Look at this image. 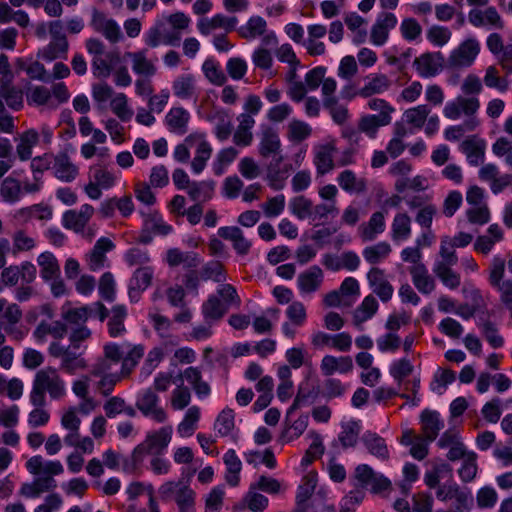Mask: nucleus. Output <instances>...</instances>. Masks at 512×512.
<instances>
[{
    "mask_svg": "<svg viewBox=\"0 0 512 512\" xmlns=\"http://www.w3.org/2000/svg\"><path fill=\"white\" fill-rule=\"evenodd\" d=\"M214 187L213 181H193L187 189V194L193 201L206 202L212 198Z\"/></svg>",
    "mask_w": 512,
    "mask_h": 512,
    "instance_id": "obj_56",
    "label": "nucleus"
},
{
    "mask_svg": "<svg viewBox=\"0 0 512 512\" xmlns=\"http://www.w3.org/2000/svg\"><path fill=\"white\" fill-rule=\"evenodd\" d=\"M391 86V81L387 75L382 73H373L365 78V84L359 89L360 97L370 98L373 95L382 94Z\"/></svg>",
    "mask_w": 512,
    "mask_h": 512,
    "instance_id": "obj_34",
    "label": "nucleus"
},
{
    "mask_svg": "<svg viewBox=\"0 0 512 512\" xmlns=\"http://www.w3.org/2000/svg\"><path fill=\"white\" fill-rule=\"evenodd\" d=\"M94 212L95 209L92 205L83 204L79 209H71L64 212L62 224L66 229L81 234L84 239L91 241L97 232L95 225H89Z\"/></svg>",
    "mask_w": 512,
    "mask_h": 512,
    "instance_id": "obj_4",
    "label": "nucleus"
},
{
    "mask_svg": "<svg viewBox=\"0 0 512 512\" xmlns=\"http://www.w3.org/2000/svg\"><path fill=\"white\" fill-rule=\"evenodd\" d=\"M67 333V326L59 321L53 323L41 322L34 330V336L37 340L43 341L47 335L56 339L63 338Z\"/></svg>",
    "mask_w": 512,
    "mask_h": 512,
    "instance_id": "obj_62",
    "label": "nucleus"
},
{
    "mask_svg": "<svg viewBox=\"0 0 512 512\" xmlns=\"http://www.w3.org/2000/svg\"><path fill=\"white\" fill-rule=\"evenodd\" d=\"M53 175L62 182L70 183L79 175V168L65 152L55 155Z\"/></svg>",
    "mask_w": 512,
    "mask_h": 512,
    "instance_id": "obj_28",
    "label": "nucleus"
},
{
    "mask_svg": "<svg viewBox=\"0 0 512 512\" xmlns=\"http://www.w3.org/2000/svg\"><path fill=\"white\" fill-rule=\"evenodd\" d=\"M323 281V272L318 266H311L299 274L297 283L302 294H311L317 291Z\"/></svg>",
    "mask_w": 512,
    "mask_h": 512,
    "instance_id": "obj_35",
    "label": "nucleus"
},
{
    "mask_svg": "<svg viewBox=\"0 0 512 512\" xmlns=\"http://www.w3.org/2000/svg\"><path fill=\"white\" fill-rule=\"evenodd\" d=\"M337 183L344 191L348 193H363L367 188L366 180L358 177L356 173L350 169H345L337 176Z\"/></svg>",
    "mask_w": 512,
    "mask_h": 512,
    "instance_id": "obj_43",
    "label": "nucleus"
},
{
    "mask_svg": "<svg viewBox=\"0 0 512 512\" xmlns=\"http://www.w3.org/2000/svg\"><path fill=\"white\" fill-rule=\"evenodd\" d=\"M200 416L201 410L198 406L189 407L177 426L178 434L183 438L192 436L198 427Z\"/></svg>",
    "mask_w": 512,
    "mask_h": 512,
    "instance_id": "obj_53",
    "label": "nucleus"
},
{
    "mask_svg": "<svg viewBox=\"0 0 512 512\" xmlns=\"http://www.w3.org/2000/svg\"><path fill=\"white\" fill-rule=\"evenodd\" d=\"M164 22L157 20L155 24L145 34V44L150 48H156L161 44L176 46L181 40V35L177 32L165 33L163 31Z\"/></svg>",
    "mask_w": 512,
    "mask_h": 512,
    "instance_id": "obj_17",
    "label": "nucleus"
},
{
    "mask_svg": "<svg viewBox=\"0 0 512 512\" xmlns=\"http://www.w3.org/2000/svg\"><path fill=\"white\" fill-rule=\"evenodd\" d=\"M436 496L441 501H453L455 512H464L468 508L471 494L461 489L457 484L443 485L438 488Z\"/></svg>",
    "mask_w": 512,
    "mask_h": 512,
    "instance_id": "obj_19",
    "label": "nucleus"
},
{
    "mask_svg": "<svg viewBox=\"0 0 512 512\" xmlns=\"http://www.w3.org/2000/svg\"><path fill=\"white\" fill-rule=\"evenodd\" d=\"M505 260L494 256L489 266V284L500 294L504 304H512V280H504Z\"/></svg>",
    "mask_w": 512,
    "mask_h": 512,
    "instance_id": "obj_9",
    "label": "nucleus"
},
{
    "mask_svg": "<svg viewBox=\"0 0 512 512\" xmlns=\"http://www.w3.org/2000/svg\"><path fill=\"white\" fill-rule=\"evenodd\" d=\"M335 152L336 143L334 140L317 145L314 148L313 163L318 175H325L333 170Z\"/></svg>",
    "mask_w": 512,
    "mask_h": 512,
    "instance_id": "obj_21",
    "label": "nucleus"
},
{
    "mask_svg": "<svg viewBox=\"0 0 512 512\" xmlns=\"http://www.w3.org/2000/svg\"><path fill=\"white\" fill-rule=\"evenodd\" d=\"M224 464L226 465L227 472L225 475L226 482L232 486H238L240 482V472L242 463L234 449H229L223 456Z\"/></svg>",
    "mask_w": 512,
    "mask_h": 512,
    "instance_id": "obj_50",
    "label": "nucleus"
},
{
    "mask_svg": "<svg viewBox=\"0 0 512 512\" xmlns=\"http://www.w3.org/2000/svg\"><path fill=\"white\" fill-rule=\"evenodd\" d=\"M379 304L373 295H367L361 304L353 311L352 323L358 330H363V324L370 320L378 311Z\"/></svg>",
    "mask_w": 512,
    "mask_h": 512,
    "instance_id": "obj_32",
    "label": "nucleus"
},
{
    "mask_svg": "<svg viewBox=\"0 0 512 512\" xmlns=\"http://www.w3.org/2000/svg\"><path fill=\"white\" fill-rule=\"evenodd\" d=\"M235 428V412L233 409L226 407L216 417L214 422V430L221 437L231 434Z\"/></svg>",
    "mask_w": 512,
    "mask_h": 512,
    "instance_id": "obj_58",
    "label": "nucleus"
},
{
    "mask_svg": "<svg viewBox=\"0 0 512 512\" xmlns=\"http://www.w3.org/2000/svg\"><path fill=\"white\" fill-rule=\"evenodd\" d=\"M136 407L145 417H149L157 423H164L168 419L167 412L160 406L158 395L150 388L138 396Z\"/></svg>",
    "mask_w": 512,
    "mask_h": 512,
    "instance_id": "obj_13",
    "label": "nucleus"
},
{
    "mask_svg": "<svg viewBox=\"0 0 512 512\" xmlns=\"http://www.w3.org/2000/svg\"><path fill=\"white\" fill-rule=\"evenodd\" d=\"M154 271L150 266H143L135 270L130 282L129 295L132 298L134 293L137 296L145 291L152 283Z\"/></svg>",
    "mask_w": 512,
    "mask_h": 512,
    "instance_id": "obj_49",
    "label": "nucleus"
},
{
    "mask_svg": "<svg viewBox=\"0 0 512 512\" xmlns=\"http://www.w3.org/2000/svg\"><path fill=\"white\" fill-rule=\"evenodd\" d=\"M12 255L32 251L36 245V239L26 229H17L11 235Z\"/></svg>",
    "mask_w": 512,
    "mask_h": 512,
    "instance_id": "obj_47",
    "label": "nucleus"
},
{
    "mask_svg": "<svg viewBox=\"0 0 512 512\" xmlns=\"http://www.w3.org/2000/svg\"><path fill=\"white\" fill-rule=\"evenodd\" d=\"M460 150L466 155L467 161L472 166H478L484 160L485 143L475 137L466 139L460 145Z\"/></svg>",
    "mask_w": 512,
    "mask_h": 512,
    "instance_id": "obj_42",
    "label": "nucleus"
},
{
    "mask_svg": "<svg viewBox=\"0 0 512 512\" xmlns=\"http://www.w3.org/2000/svg\"><path fill=\"white\" fill-rule=\"evenodd\" d=\"M178 344L177 337H170L163 341L160 347L153 348L147 355L146 366H148L147 374H150L158 364L162 361L164 354L171 352L172 348Z\"/></svg>",
    "mask_w": 512,
    "mask_h": 512,
    "instance_id": "obj_55",
    "label": "nucleus"
},
{
    "mask_svg": "<svg viewBox=\"0 0 512 512\" xmlns=\"http://www.w3.org/2000/svg\"><path fill=\"white\" fill-rule=\"evenodd\" d=\"M353 367V361L350 356L335 357L333 355H325L320 363V371L324 376H331L335 372L346 374L351 372Z\"/></svg>",
    "mask_w": 512,
    "mask_h": 512,
    "instance_id": "obj_31",
    "label": "nucleus"
},
{
    "mask_svg": "<svg viewBox=\"0 0 512 512\" xmlns=\"http://www.w3.org/2000/svg\"><path fill=\"white\" fill-rule=\"evenodd\" d=\"M363 443L367 450L380 459H387L389 451L385 440L376 433L367 432L363 436Z\"/></svg>",
    "mask_w": 512,
    "mask_h": 512,
    "instance_id": "obj_61",
    "label": "nucleus"
},
{
    "mask_svg": "<svg viewBox=\"0 0 512 512\" xmlns=\"http://www.w3.org/2000/svg\"><path fill=\"white\" fill-rule=\"evenodd\" d=\"M409 273L416 289L422 294H431L436 287L434 278L429 274L425 265L411 266Z\"/></svg>",
    "mask_w": 512,
    "mask_h": 512,
    "instance_id": "obj_39",
    "label": "nucleus"
},
{
    "mask_svg": "<svg viewBox=\"0 0 512 512\" xmlns=\"http://www.w3.org/2000/svg\"><path fill=\"white\" fill-rule=\"evenodd\" d=\"M16 154L21 161H27L32 157L33 148L39 142V133L31 128L20 133L16 138Z\"/></svg>",
    "mask_w": 512,
    "mask_h": 512,
    "instance_id": "obj_33",
    "label": "nucleus"
},
{
    "mask_svg": "<svg viewBox=\"0 0 512 512\" xmlns=\"http://www.w3.org/2000/svg\"><path fill=\"white\" fill-rule=\"evenodd\" d=\"M125 56L131 61L132 70L136 75L148 77L156 75V60L148 58L147 48L134 52H127Z\"/></svg>",
    "mask_w": 512,
    "mask_h": 512,
    "instance_id": "obj_23",
    "label": "nucleus"
},
{
    "mask_svg": "<svg viewBox=\"0 0 512 512\" xmlns=\"http://www.w3.org/2000/svg\"><path fill=\"white\" fill-rule=\"evenodd\" d=\"M367 281L372 292L377 295L382 302L386 303L392 299L394 287L383 269L377 266L372 267L367 273Z\"/></svg>",
    "mask_w": 512,
    "mask_h": 512,
    "instance_id": "obj_14",
    "label": "nucleus"
},
{
    "mask_svg": "<svg viewBox=\"0 0 512 512\" xmlns=\"http://www.w3.org/2000/svg\"><path fill=\"white\" fill-rule=\"evenodd\" d=\"M479 108L480 101L478 98L458 96L445 105L443 114L450 120H458L462 115H465L467 119L477 118L475 114Z\"/></svg>",
    "mask_w": 512,
    "mask_h": 512,
    "instance_id": "obj_12",
    "label": "nucleus"
},
{
    "mask_svg": "<svg viewBox=\"0 0 512 512\" xmlns=\"http://www.w3.org/2000/svg\"><path fill=\"white\" fill-rule=\"evenodd\" d=\"M237 156L238 151L234 147H226L219 150L212 164L214 174L217 176L223 175L227 167L234 162Z\"/></svg>",
    "mask_w": 512,
    "mask_h": 512,
    "instance_id": "obj_60",
    "label": "nucleus"
},
{
    "mask_svg": "<svg viewBox=\"0 0 512 512\" xmlns=\"http://www.w3.org/2000/svg\"><path fill=\"white\" fill-rule=\"evenodd\" d=\"M12 80L0 81V97L13 110L23 107L22 90L11 84Z\"/></svg>",
    "mask_w": 512,
    "mask_h": 512,
    "instance_id": "obj_52",
    "label": "nucleus"
},
{
    "mask_svg": "<svg viewBox=\"0 0 512 512\" xmlns=\"http://www.w3.org/2000/svg\"><path fill=\"white\" fill-rule=\"evenodd\" d=\"M444 58L440 52H427L415 58L413 66L421 77H433L443 67Z\"/></svg>",
    "mask_w": 512,
    "mask_h": 512,
    "instance_id": "obj_20",
    "label": "nucleus"
},
{
    "mask_svg": "<svg viewBox=\"0 0 512 512\" xmlns=\"http://www.w3.org/2000/svg\"><path fill=\"white\" fill-rule=\"evenodd\" d=\"M1 280L5 287H14L21 279L25 283H31L36 278V267L29 261H24L19 265L4 266L1 268Z\"/></svg>",
    "mask_w": 512,
    "mask_h": 512,
    "instance_id": "obj_10",
    "label": "nucleus"
},
{
    "mask_svg": "<svg viewBox=\"0 0 512 512\" xmlns=\"http://www.w3.org/2000/svg\"><path fill=\"white\" fill-rule=\"evenodd\" d=\"M172 434L173 428L170 425L148 432L143 442L137 445L132 452L134 462H140L146 455L164 453L172 440Z\"/></svg>",
    "mask_w": 512,
    "mask_h": 512,
    "instance_id": "obj_3",
    "label": "nucleus"
},
{
    "mask_svg": "<svg viewBox=\"0 0 512 512\" xmlns=\"http://www.w3.org/2000/svg\"><path fill=\"white\" fill-rule=\"evenodd\" d=\"M115 248L114 243L107 237L99 238L93 248L85 254V262L91 271H99L108 266L106 254Z\"/></svg>",
    "mask_w": 512,
    "mask_h": 512,
    "instance_id": "obj_15",
    "label": "nucleus"
},
{
    "mask_svg": "<svg viewBox=\"0 0 512 512\" xmlns=\"http://www.w3.org/2000/svg\"><path fill=\"white\" fill-rule=\"evenodd\" d=\"M479 52V42L474 38L466 39L451 52L448 65L452 68H467L474 63Z\"/></svg>",
    "mask_w": 512,
    "mask_h": 512,
    "instance_id": "obj_11",
    "label": "nucleus"
},
{
    "mask_svg": "<svg viewBox=\"0 0 512 512\" xmlns=\"http://www.w3.org/2000/svg\"><path fill=\"white\" fill-rule=\"evenodd\" d=\"M68 48V40L51 39L50 42L40 51L39 55L46 61H53L57 58L66 57Z\"/></svg>",
    "mask_w": 512,
    "mask_h": 512,
    "instance_id": "obj_64",
    "label": "nucleus"
},
{
    "mask_svg": "<svg viewBox=\"0 0 512 512\" xmlns=\"http://www.w3.org/2000/svg\"><path fill=\"white\" fill-rule=\"evenodd\" d=\"M26 101L29 106L40 108L42 111L57 109V104L52 98L51 90L43 85L29 87L26 92Z\"/></svg>",
    "mask_w": 512,
    "mask_h": 512,
    "instance_id": "obj_25",
    "label": "nucleus"
},
{
    "mask_svg": "<svg viewBox=\"0 0 512 512\" xmlns=\"http://www.w3.org/2000/svg\"><path fill=\"white\" fill-rule=\"evenodd\" d=\"M190 113L183 107L171 108L165 116V124L170 132L184 135L188 132Z\"/></svg>",
    "mask_w": 512,
    "mask_h": 512,
    "instance_id": "obj_30",
    "label": "nucleus"
},
{
    "mask_svg": "<svg viewBox=\"0 0 512 512\" xmlns=\"http://www.w3.org/2000/svg\"><path fill=\"white\" fill-rule=\"evenodd\" d=\"M388 125L387 121H383L374 114H364L359 118L357 128L359 132L365 134L368 138L374 139L379 128Z\"/></svg>",
    "mask_w": 512,
    "mask_h": 512,
    "instance_id": "obj_57",
    "label": "nucleus"
},
{
    "mask_svg": "<svg viewBox=\"0 0 512 512\" xmlns=\"http://www.w3.org/2000/svg\"><path fill=\"white\" fill-rule=\"evenodd\" d=\"M218 235L232 243L235 252L244 256L247 255L252 247V242L246 238L243 231L237 226H224L218 229Z\"/></svg>",
    "mask_w": 512,
    "mask_h": 512,
    "instance_id": "obj_26",
    "label": "nucleus"
},
{
    "mask_svg": "<svg viewBox=\"0 0 512 512\" xmlns=\"http://www.w3.org/2000/svg\"><path fill=\"white\" fill-rule=\"evenodd\" d=\"M158 492L163 500L173 499L179 512H195L196 493L187 482L166 481L159 487Z\"/></svg>",
    "mask_w": 512,
    "mask_h": 512,
    "instance_id": "obj_5",
    "label": "nucleus"
},
{
    "mask_svg": "<svg viewBox=\"0 0 512 512\" xmlns=\"http://www.w3.org/2000/svg\"><path fill=\"white\" fill-rule=\"evenodd\" d=\"M187 143L191 144L190 149H194V156L190 161L191 170L194 174H200L204 171L212 156V145L207 139V134L203 131H194L188 134Z\"/></svg>",
    "mask_w": 512,
    "mask_h": 512,
    "instance_id": "obj_8",
    "label": "nucleus"
},
{
    "mask_svg": "<svg viewBox=\"0 0 512 512\" xmlns=\"http://www.w3.org/2000/svg\"><path fill=\"white\" fill-rule=\"evenodd\" d=\"M411 234V217L406 212L396 213L391 223V239L398 243L409 239Z\"/></svg>",
    "mask_w": 512,
    "mask_h": 512,
    "instance_id": "obj_40",
    "label": "nucleus"
},
{
    "mask_svg": "<svg viewBox=\"0 0 512 512\" xmlns=\"http://www.w3.org/2000/svg\"><path fill=\"white\" fill-rule=\"evenodd\" d=\"M1 313V325L4 331L10 336L21 338L22 334L15 328L23 317L20 306L16 303H8L6 301L5 308Z\"/></svg>",
    "mask_w": 512,
    "mask_h": 512,
    "instance_id": "obj_29",
    "label": "nucleus"
},
{
    "mask_svg": "<svg viewBox=\"0 0 512 512\" xmlns=\"http://www.w3.org/2000/svg\"><path fill=\"white\" fill-rule=\"evenodd\" d=\"M48 394L51 400L59 401L67 394L66 382L54 367H45L36 372L29 399L32 405H45Z\"/></svg>",
    "mask_w": 512,
    "mask_h": 512,
    "instance_id": "obj_2",
    "label": "nucleus"
},
{
    "mask_svg": "<svg viewBox=\"0 0 512 512\" xmlns=\"http://www.w3.org/2000/svg\"><path fill=\"white\" fill-rule=\"evenodd\" d=\"M173 94L181 100H189L196 96V78L191 73L178 75L172 82Z\"/></svg>",
    "mask_w": 512,
    "mask_h": 512,
    "instance_id": "obj_37",
    "label": "nucleus"
},
{
    "mask_svg": "<svg viewBox=\"0 0 512 512\" xmlns=\"http://www.w3.org/2000/svg\"><path fill=\"white\" fill-rule=\"evenodd\" d=\"M504 238V231L498 224H491L485 235L478 236L474 242L475 251L487 255L494 245Z\"/></svg>",
    "mask_w": 512,
    "mask_h": 512,
    "instance_id": "obj_36",
    "label": "nucleus"
},
{
    "mask_svg": "<svg viewBox=\"0 0 512 512\" xmlns=\"http://www.w3.org/2000/svg\"><path fill=\"white\" fill-rule=\"evenodd\" d=\"M91 312L92 308L89 306L75 308L67 304L63 306L61 315L66 322L65 325L71 329L72 327L85 326Z\"/></svg>",
    "mask_w": 512,
    "mask_h": 512,
    "instance_id": "obj_46",
    "label": "nucleus"
},
{
    "mask_svg": "<svg viewBox=\"0 0 512 512\" xmlns=\"http://www.w3.org/2000/svg\"><path fill=\"white\" fill-rule=\"evenodd\" d=\"M451 476V466L442 460H436L431 463V468L425 472L424 482L429 488H436L441 480Z\"/></svg>",
    "mask_w": 512,
    "mask_h": 512,
    "instance_id": "obj_44",
    "label": "nucleus"
},
{
    "mask_svg": "<svg viewBox=\"0 0 512 512\" xmlns=\"http://www.w3.org/2000/svg\"><path fill=\"white\" fill-rule=\"evenodd\" d=\"M392 253V246L387 241H380L376 244L366 246L362 251L364 260L376 266L377 264L385 261Z\"/></svg>",
    "mask_w": 512,
    "mask_h": 512,
    "instance_id": "obj_45",
    "label": "nucleus"
},
{
    "mask_svg": "<svg viewBox=\"0 0 512 512\" xmlns=\"http://www.w3.org/2000/svg\"><path fill=\"white\" fill-rule=\"evenodd\" d=\"M430 114L431 107L428 104H421L405 110L403 120L413 129L424 128L426 135L432 136L439 130L440 119L438 115Z\"/></svg>",
    "mask_w": 512,
    "mask_h": 512,
    "instance_id": "obj_6",
    "label": "nucleus"
},
{
    "mask_svg": "<svg viewBox=\"0 0 512 512\" xmlns=\"http://www.w3.org/2000/svg\"><path fill=\"white\" fill-rule=\"evenodd\" d=\"M239 36L245 40L260 38L265 46L276 45L278 38L273 30H269L267 21L259 16L253 15L237 29Z\"/></svg>",
    "mask_w": 512,
    "mask_h": 512,
    "instance_id": "obj_7",
    "label": "nucleus"
},
{
    "mask_svg": "<svg viewBox=\"0 0 512 512\" xmlns=\"http://www.w3.org/2000/svg\"><path fill=\"white\" fill-rule=\"evenodd\" d=\"M165 262L171 268L183 265L184 268H195L200 264V258L195 252H184L178 248H170L165 255Z\"/></svg>",
    "mask_w": 512,
    "mask_h": 512,
    "instance_id": "obj_38",
    "label": "nucleus"
},
{
    "mask_svg": "<svg viewBox=\"0 0 512 512\" xmlns=\"http://www.w3.org/2000/svg\"><path fill=\"white\" fill-rule=\"evenodd\" d=\"M22 195V185L15 178H5L0 186V197L4 202L14 203L20 199Z\"/></svg>",
    "mask_w": 512,
    "mask_h": 512,
    "instance_id": "obj_63",
    "label": "nucleus"
},
{
    "mask_svg": "<svg viewBox=\"0 0 512 512\" xmlns=\"http://www.w3.org/2000/svg\"><path fill=\"white\" fill-rule=\"evenodd\" d=\"M258 152L260 156L264 158L270 156L278 158L280 156L281 140L277 131L272 127L266 126L262 128L260 133Z\"/></svg>",
    "mask_w": 512,
    "mask_h": 512,
    "instance_id": "obj_27",
    "label": "nucleus"
},
{
    "mask_svg": "<svg viewBox=\"0 0 512 512\" xmlns=\"http://www.w3.org/2000/svg\"><path fill=\"white\" fill-rule=\"evenodd\" d=\"M421 430L427 441H434L439 431L443 428V423L439 414L435 411L424 410L420 415Z\"/></svg>",
    "mask_w": 512,
    "mask_h": 512,
    "instance_id": "obj_41",
    "label": "nucleus"
},
{
    "mask_svg": "<svg viewBox=\"0 0 512 512\" xmlns=\"http://www.w3.org/2000/svg\"><path fill=\"white\" fill-rule=\"evenodd\" d=\"M110 108L113 114L123 122L130 121L134 114L129 106L127 95L122 92L116 93L113 96L110 101Z\"/></svg>",
    "mask_w": 512,
    "mask_h": 512,
    "instance_id": "obj_59",
    "label": "nucleus"
},
{
    "mask_svg": "<svg viewBox=\"0 0 512 512\" xmlns=\"http://www.w3.org/2000/svg\"><path fill=\"white\" fill-rule=\"evenodd\" d=\"M25 466L30 474L36 476L32 482L21 485L19 493L26 498H37L53 491L57 487L54 477L64 473V466L59 460H44L40 455L29 458Z\"/></svg>",
    "mask_w": 512,
    "mask_h": 512,
    "instance_id": "obj_1",
    "label": "nucleus"
},
{
    "mask_svg": "<svg viewBox=\"0 0 512 512\" xmlns=\"http://www.w3.org/2000/svg\"><path fill=\"white\" fill-rule=\"evenodd\" d=\"M386 212L376 211L372 213L367 222L358 227V235L363 242H372L386 229Z\"/></svg>",
    "mask_w": 512,
    "mask_h": 512,
    "instance_id": "obj_22",
    "label": "nucleus"
},
{
    "mask_svg": "<svg viewBox=\"0 0 512 512\" xmlns=\"http://www.w3.org/2000/svg\"><path fill=\"white\" fill-rule=\"evenodd\" d=\"M37 263L40 267V275L46 280H56L60 277V266L57 258L51 252H43L37 257Z\"/></svg>",
    "mask_w": 512,
    "mask_h": 512,
    "instance_id": "obj_48",
    "label": "nucleus"
},
{
    "mask_svg": "<svg viewBox=\"0 0 512 512\" xmlns=\"http://www.w3.org/2000/svg\"><path fill=\"white\" fill-rule=\"evenodd\" d=\"M317 484V474L314 472L307 473L303 479L301 484L298 487L296 500L298 508L304 510L306 508V503L314 493Z\"/></svg>",
    "mask_w": 512,
    "mask_h": 512,
    "instance_id": "obj_54",
    "label": "nucleus"
},
{
    "mask_svg": "<svg viewBox=\"0 0 512 512\" xmlns=\"http://www.w3.org/2000/svg\"><path fill=\"white\" fill-rule=\"evenodd\" d=\"M468 20L474 27L490 26L496 29H502L504 26L500 14L493 6H488L483 10H470L468 13Z\"/></svg>",
    "mask_w": 512,
    "mask_h": 512,
    "instance_id": "obj_24",
    "label": "nucleus"
},
{
    "mask_svg": "<svg viewBox=\"0 0 512 512\" xmlns=\"http://www.w3.org/2000/svg\"><path fill=\"white\" fill-rule=\"evenodd\" d=\"M90 25L96 32L103 34L112 43L118 42L121 38V30L117 22L107 18L99 10H93Z\"/></svg>",
    "mask_w": 512,
    "mask_h": 512,
    "instance_id": "obj_18",
    "label": "nucleus"
},
{
    "mask_svg": "<svg viewBox=\"0 0 512 512\" xmlns=\"http://www.w3.org/2000/svg\"><path fill=\"white\" fill-rule=\"evenodd\" d=\"M237 24L238 19L235 16L215 14L210 18L201 17L198 19L196 26L200 34L208 36L216 30L233 31Z\"/></svg>",
    "mask_w": 512,
    "mask_h": 512,
    "instance_id": "obj_16",
    "label": "nucleus"
},
{
    "mask_svg": "<svg viewBox=\"0 0 512 512\" xmlns=\"http://www.w3.org/2000/svg\"><path fill=\"white\" fill-rule=\"evenodd\" d=\"M208 120L216 121L213 132L219 141H225L230 137L233 126L229 115L224 110H215Z\"/></svg>",
    "mask_w": 512,
    "mask_h": 512,
    "instance_id": "obj_51",
    "label": "nucleus"
}]
</instances>
